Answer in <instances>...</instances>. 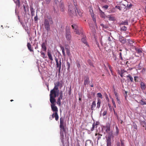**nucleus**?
I'll return each mask as SVG.
<instances>
[{"label": "nucleus", "instance_id": "nucleus-1", "mask_svg": "<svg viewBox=\"0 0 146 146\" xmlns=\"http://www.w3.org/2000/svg\"><path fill=\"white\" fill-rule=\"evenodd\" d=\"M52 18L50 16L45 17L44 21V25L46 30L48 32L50 30L51 25L53 24Z\"/></svg>", "mask_w": 146, "mask_h": 146}, {"label": "nucleus", "instance_id": "nucleus-2", "mask_svg": "<svg viewBox=\"0 0 146 146\" xmlns=\"http://www.w3.org/2000/svg\"><path fill=\"white\" fill-rule=\"evenodd\" d=\"M64 125H66V123L64 122V119L61 117L60 118V135L61 137H66V129Z\"/></svg>", "mask_w": 146, "mask_h": 146}, {"label": "nucleus", "instance_id": "nucleus-3", "mask_svg": "<svg viewBox=\"0 0 146 146\" xmlns=\"http://www.w3.org/2000/svg\"><path fill=\"white\" fill-rule=\"evenodd\" d=\"M75 6H76L74 4ZM75 7L69 5V9L68 10V13L72 17L73 16H76L77 15V13L76 11Z\"/></svg>", "mask_w": 146, "mask_h": 146}, {"label": "nucleus", "instance_id": "nucleus-4", "mask_svg": "<svg viewBox=\"0 0 146 146\" xmlns=\"http://www.w3.org/2000/svg\"><path fill=\"white\" fill-rule=\"evenodd\" d=\"M65 37L67 40L70 41L71 38V33L68 27H66V28Z\"/></svg>", "mask_w": 146, "mask_h": 146}, {"label": "nucleus", "instance_id": "nucleus-5", "mask_svg": "<svg viewBox=\"0 0 146 146\" xmlns=\"http://www.w3.org/2000/svg\"><path fill=\"white\" fill-rule=\"evenodd\" d=\"M127 40L128 42L127 43V44L128 46L131 47L132 48H134L135 47L133 44L134 42L133 41L130 39H128Z\"/></svg>", "mask_w": 146, "mask_h": 146}, {"label": "nucleus", "instance_id": "nucleus-6", "mask_svg": "<svg viewBox=\"0 0 146 146\" xmlns=\"http://www.w3.org/2000/svg\"><path fill=\"white\" fill-rule=\"evenodd\" d=\"M55 60L56 63V67H61V60L60 58L59 61V60L58 58L55 57Z\"/></svg>", "mask_w": 146, "mask_h": 146}, {"label": "nucleus", "instance_id": "nucleus-7", "mask_svg": "<svg viewBox=\"0 0 146 146\" xmlns=\"http://www.w3.org/2000/svg\"><path fill=\"white\" fill-rule=\"evenodd\" d=\"M119 41L122 44H124L126 42V39L122 36H120L119 38Z\"/></svg>", "mask_w": 146, "mask_h": 146}, {"label": "nucleus", "instance_id": "nucleus-8", "mask_svg": "<svg viewBox=\"0 0 146 146\" xmlns=\"http://www.w3.org/2000/svg\"><path fill=\"white\" fill-rule=\"evenodd\" d=\"M56 92H57L56 91V90L52 89L50 91L49 96H53L54 97H56L57 96L56 94Z\"/></svg>", "mask_w": 146, "mask_h": 146}, {"label": "nucleus", "instance_id": "nucleus-9", "mask_svg": "<svg viewBox=\"0 0 146 146\" xmlns=\"http://www.w3.org/2000/svg\"><path fill=\"white\" fill-rule=\"evenodd\" d=\"M106 132L108 133L110 130V124L109 123H107L105 126H104Z\"/></svg>", "mask_w": 146, "mask_h": 146}, {"label": "nucleus", "instance_id": "nucleus-10", "mask_svg": "<svg viewBox=\"0 0 146 146\" xmlns=\"http://www.w3.org/2000/svg\"><path fill=\"white\" fill-rule=\"evenodd\" d=\"M46 41H45V42H43L42 44H41V49L42 50L45 52H46Z\"/></svg>", "mask_w": 146, "mask_h": 146}, {"label": "nucleus", "instance_id": "nucleus-11", "mask_svg": "<svg viewBox=\"0 0 146 146\" xmlns=\"http://www.w3.org/2000/svg\"><path fill=\"white\" fill-rule=\"evenodd\" d=\"M84 85L85 86L86 85H88V84L90 82L88 77L87 76H85L84 77Z\"/></svg>", "mask_w": 146, "mask_h": 146}, {"label": "nucleus", "instance_id": "nucleus-12", "mask_svg": "<svg viewBox=\"0 0 146 146\" xmlns=\"http://www.w3.org/2000/svg\"><path fill=\"white\" fill-rule=\"evenodd\" d=\"M50 102L51 104V105L55 104V103L56 102V100L55 98L56 97H54L53 96H50Z\"/></svg>", "mask_w": 146, "mask_h": 146}, {"label": "nucleus", "instance_id": "nucleus-13", "mask_svg": "<svg viewBox=\"0 0 146 146\" xmlns=\"http://www.w3.org/2000/svg\"><path fill=\"white\" fill-rule=\"evenodd\" d=\"M51 106L52 110L53 112L57 113L58 109L57 107L55 106V104L51 105Z\"/></svg>", "mask_w": 146, "mask_h": 146}, {"label": "nucleus", "instance_id": "nucleus-14", "mask_svg": "<svg viewBox=\"0 0 146 146\" xmlns=\"http://www.w3.org/2000/svg\"><path fill=\"white\" fill-rule=\"evenodd\" d=\"M140 87L142 90H144L146 88V86L145 84L142 82L140 83Z\"/></svg>", "mask_w": 146, "mask_h": 146}, {"label": "nucleus", "instance_id": "nucleus-15", "mask_svg": "<svg viewBox=\"0 0 146 146\" xmlns=\"http://www.w3.org/2000/svg\"><path fill=\"white\" fill-rule=\"evenodd\" d=\"M106 139L107 146H111V137H107Z\"/></svg>", "mask_w": 146, "mask_h": 146}, {"label": "nucleus", "instance_id": "nucleus-16", "mask_svg": "<svg viewBox=\"0 0 146 146\" xmlns=\"http://www.w3.org/2000/svg\"><path fill=\"white\" fill-rule=\"evenodd\" d=\"M90 12L91 13V16L92 17V18L93 20L94 21V22L95 23V25L96 26H97V23H96V19L94 17V14L93 13H91V11H90Z\"/></svg>", "mask_w": 146, "mask_h": 146}, {"label": "nucleus", "instance_id": "nucleus-17", "mask_svg": "<svg viewBox=\"0 0 146 146\" xmlns=\"http://www.w3.org/2000/svg\"><path fill=\"white\" fill-rule=\"evenodd\" d=\"M27 47L28 49L31 52H34V51L33 48L31 47V45L30 43L29 42H28L27 43Z\"/></svg>", "mask_w": 146, "mask_h": 146}, {"label": "nucleus", "instance_id": "nucleus-18", "mask_svg": "<svg viewBox=\"0 0 146 146\" xmlns=\"http://www.w3.org/2000/svg\"><path fill=\"white\" fill-rule=\"evenodd\" d=\"M100 15L101 17L103 18H105L106 17V15L104 14V13L100 9Z\"/></svg>", "mask_w": 146, "mask_h": 146}, {"label": "nucleus", "instance_id": "nucleus-19", "mask_svg": "<svg viewBox=\"0 0 146 146\" xmlns=\"http://www.w3.org/2000/svg\"><path fill=\"white\" fill-rule=\"evenodd\" d=\"M59 7L61 11H64V5L63 2L60 1V3Z\"/></svg>", "mask_w": 146, "mask_h": 146}, {"label": "nucleus", "instance_id": "nucleus-20", "mask_svg": "<svg viewBox=\"0 0 146 146\" xmlns=\"http://www.w3.org/2000/svg\"><path fill=\"white\" fill-rule=\"evenodd\" d=\"M65 49L66 50V51L67 55L68 56L70 57L71 55V54L70 52V49L68 47H66L65 48Z\"/></svg>", "mask_w": 146, "mask_h": 146}, {"label": "nucleus", "instance_id": "nucleus-21", "mask_svg": "<svg viewBox=\"0 0 146 146\" xmlns=\"http://www.w3.org/2000/svg\"><path fill=\"white\" fill-rule=\"evenodd\" d=\"M23 7L24 9L25 13L26 14L28 11H29V6L27 5H23Z\"/></svg>", "mask_w": 146, "mask_h": 146}, {"label": "nucleus", "instance_id": "nucleus-22", "mask_svg": "<svg viewBox=\"0 0 146 146\" xmlns=\"http://www.w3.org/2000/svg\"><path fill=\"white\" fill-rule=\"evenodd\" d=\"M121 143L119 142H117V146H124V141L120 139Z\"/></svg>", "mask_w": 146, "mask_h": 146}, {"label": "nucleus", "instance_id": "nucleus-23", "mask_svg": "<svg viewBox=\"0 0 146 146\" xmlns=\"http://www.w3.org/2000/svg\"><path fill=\"white\" fill-rule=\"evenodd\" d=\"M96 106V103L95 101L93 102L91 106V109L92 110H94V108Z\"/></svg>", "mask_w": 146, "mask_h": 146}, {"label": "nucleus", "instance_id": "nucleus-24", "mask_svg": "<svg viewBox=\"0 0 146 146\" xmlns=\"http://www.w3.org/2000/svg\"><path fill=\"white\" fill-rule=\"evenodd\" d=\"M86 36H85V37H83L81 39V41L82 42L84 43V44L87 45V43L86 41Z\"/></svg>", "mask_w": 146, "mask_h": 146}, {"label": "nucleus", "instance_id": "nucleus-25", "mask_svg": "<svg viewBox=\"0 0 146 146\" xmlns=\"http://www.w3.org/2000/svg\"><path fill=\"white\" fill-rule=\"evenodd\" d=\"M47 54L49 58L51 61H52L53 60V59L52 55L50 52H48Z\"/></svg>", "mask_w": 146, "mask_h": 146}, {"label": "nucleus", "instance_id": "nucleus-26", "mask_svg": "<svg viewBox=\"0 0 146 146\" xmlns=\"http://www.w3.org/2000/svg\"><path fill=\"white\" fill-rule=\"evenodd\" d=\"M101 103V101L100 99H98V102L97 103V108L99 109L100 107V104Z\"/></svg>", "mask_w": 146, "mask_h": 146}, {"label": "nucleus", "instance_id": "nucleus-27", "mask_svg": "<svg viewBox=\"0 0 146 146\" xmlns=\"http://www.w3.org/2000/svg\"><path fill=\"white\" fill-rule=\"evenodd\" d=\"M15 2L16 5L18 7H19L20 5V0H16V1Z\"/></svg>", "mask_w": 146, "mask_h": 146}, {"label": "nucleus", "instance_id": "nucleus-28", "mask_svg": "<svg viewBox=\"0 0 146 146\" xmlns=\"http://www.w3.org/2000/svg\"><path fill=\"white\" fill-rule=\"evenodd\" d=\"M60 48H61V50H62V53L63 55L64 56H65L66 54H65V51H64V47H63L62 46H60Z\"/></svg>", "mask_w": 146, "mask_h": 146}, {"label": "nucleus", "instance_id": "nucleus-29", "mask_svg": "<svg viewBox=\"0 0 146 146\" xmlns=\"http://www.w3.org/2000/svg\"><path fill=\"white\" fill-rule=\"evenodd\" d=\"M139 103L142 105H146V102L144 101L143 100H141Z\"/></svg>", "mask_w": 146, "mask_h": 146}, {"label": "nucleus", "instance_id": "nucleus-30", "mask_svg": "<svg viewBox=\"0 0 146 146\" xmlns=\"http://www.w3.org/2000/svg\"><path fill=\"white\" fill-rule=\"evenodd\" d=\"M54 85H55L57 87H58L59 86H60L61 87H62V84L60 83L59 82H57L56 83H54Z\"/></svg>", "mask_w": 146, "mask_h": 146}, {"label": "nucleus", "instance_id": "nucleus-31", "mask_svg": "<svg viewBox=\"0 0 146 146\" xmlns=\"http://www.w3.org/2000/svg\"><path fill=\"white\" fill-rule=\"evenodd\" d=\"M55 115H54V117H55V119L56 120L58 121V119L59 117L58 114V113L57 112H54Z\"/></svg>", "mask_w": 146, "mask_h": 146}, {"label": "nucleus", "instance_id": "nucleus-32", "mask_svg": "<svg viewBox=\"0 0 146 146\" xmlns=\"http://www.w3.org/2000/svg\"><path fill=\"white\" fill-rule=\"evenodd\" d=\"M127 78H128L130 79L131 82H133V79L132 77L130 74H128L127 76Z\"/></svg>", "mask_w": 146, "mask_h": 146}, {"label": "nucleus", "instance_id": "nucleus-33", "mask_svg": "<svg viewBox=\"0 0 146 146\" xmlns=\"http://www.w3.org/2000/svg\"><path fill=\"white\" fill-rule=\"evenodd\" d=\"M108 134L109 135L108 137H112L113 136V131H110L108 133Z\"/></svg>", "mask_w": 146, "mask_h": 146}, {"label": "nucleus", "instance_id": "nucleus-34", "mask_svg": "<svg viewBox=\"0 0 146 146\" xmlns=\"http://www.w3.org/2000/svg\"><path fill=\"white\" fill-rule=\"evenodd\" d=\"M75 7L77 10V14H78L80 17H82V13H81L80 12H79V11L77 10V9L76 6H75Z\"/></svg>", "mask_w": 146, "mask_h": 146}, {"label": "nucleus", "instance_id": "nucleus-35", "mask_svg": "<svg viewBox=\"0 0 146 146\" xmlns=\"http://www.w3.org/2000/svg\"><path fill=\"white\" fill-rule=\"evenodd\" d=\"M61 98H58L56 102L57 104L59 106H60L61 104Z\"/></svg>", "mask_w": 146, "mask_h": 146}, {"label": "nucleus", "instance_id": "nucleus-36", "mask_svg": "<svg viewBox=\"0 0 146 146\" xmlns=\"http://www.w3.org/2000/svg\"><path fill=\"white\" fill-rule=\"evenodd\" d=\"M40 53H41V55L42 56V57L43 58H46L47 57L46 56H45V54L44 52H42V51H40Z\"/></svg>", "mask_w": 146, "mask_h": 146}, {"label": "nucleus", "instance_id": "nucleus-37", "mask_svg": "<svg viewBox=\"0 0 146 146\" xmlns=\"http://www.w3.org/2000/svg\"><path fill=\"white\" fill-rule=\"evenodd\" d=\"M70 63L69 62H68L67 61V70H69L70 69Z\"/></svg>", "mask_w": 146, "mask_h": 146}, {"label": "nucleus", "instance_id": "nucleus-38", "mask_svg": "<svg viewBox=\"0 0 146 146\" xmlns=\"http://www.w3.org/2000/svg\"><path fill=\"white\" fill-rule=\"evenodd\" d=\"M115 129H116L115 133H116V135H117L118 134L119 131L118 128L117 126H115Z\"/></svg>", "mask_w": 146, "mask_h": 146}, {"label": "nucleus", "instance_id": "nucleus-39", "mask_svg": "<svg viewBox=\"0 0 146 146\" xmlns=\"http://www.w3.org/2000/svg\"><path fill=\"white\" fill-rule=\"evenodd\" d=\"M63 97V93L62 91H60V95L59 98H61V99H62Z\"/></svg>", "mask_w": 146, "mask_h": 146}, {"label": "nucleus", "instance_id": "nucleus-40", "mask_svg": "<svg viewBox=\"0 0 146 146\" xmlns=\"http://www.w3.org/2000/svg\"><path fill=\"white\" fill-rule=\"evenodd\" d=\"M115 12V9L114 8H112L108 12L109 13H114Z\"/></svg>", "mask_w": 146, "mask_h": 146}, {"label": "nucleus", "instance_id": "nucleus-41", "mask_svg": "<svg viewBox=\"0 0 146 146\" xmlns=\"http://www.w3.org/2000/svg\"><path fill=\"white\" fill-rule=\"evenodd\" d=\"M98 96L101 98H102V96L100 93H98L97 94Z\"/></svg>", "mask_w": 146, "mask_h": 146}, {"label": "nucleus", "instance_id": "nucleus-42", "mask_svg": "<svg viewBox=\"0 0 146 146\" xmlns=\"http://www.w3.org/2000/svg\"><path fill=\"white\" fill-rule=\"evenodd\" d=\"M96 125H95V122H94V123L92 125V127L91 129V131H93L95 128V126Z\"/></svg>", "mask_w": 146, "mask_h": 146}, {"label": "nucleus", "instance_id": "nucleus-43", "mask_svg": "<svg viewBox=\"0 0 146 146\" xmlns=\"http://www.w3.org/2000/svg\"><path fill=\"white\" fill-rule=\"evenodd\" d=\"M121 29L123 31H125L126 30L127 28L125 26H123L121 27Z\"/></svg>", "mask_w": 146, "mask_h": 146}, {"label": "nucleus", "instance_id": "nucleus-44", "mask_svg": "<svg viewBox=\"0 0 146 146\" xmlns=\"http://www.w3.org/2000/svg\"><path fill=\"white\" fill-rule=\"evenodd\" d=\"M30 9L31 12H32L33 11L35 12L34 9H33V7L32 6H30Z\"/></svg>", "mask_w": 146, "mask_h": 146}, {"label": "nucleus", "instance_id": "nucleus-45", "mask_svg": "<svg viewBox=\"0 0 146 146\" xmlns=\"http://www.w3.org/2000/svg\"><path fill=\"white\" fill-rule=\"evenodd\" d=\"M121 24L123 25H128V23L127 21H125L122 22V23H121Z\"/></svg>", "mask_w": 146, "mask_h": 146}, {"label": "nucleus", "instance_id": "nucleus-46", "mask_svg": "<svg viewBox=\"0 0 146 146\" xmlns=\"http://www.w3.org/2000/svg\"><path fill=\"white\" fill-rule=\"evenodd\" d=\"M112 102L114 107L115 108L116 107V106L115 104V103L114 101V100L113 99H112Z\"/></svg>", "mask_w": 146, "mask_h": 146}, {"label": "nucleus", "instance_id": "nucleus-47", "mask_svg": "<svg viewBox=\"0 0 146 146\" xmlns=\"http://www.w3.org/2000/svg\"><path fill=\"white\" fill-rule=\"evenodd\" d=\"M72 27L73 29H75V30L77 29V26L76 25H72Z\"/></svg>", "mask_w": 146, "mask_h": 146}, {"label": "nucleus", "instance_id": "nucleus-48", "mask_svg": "<svg viewBox=\"0 0 146 146\" xmlns=\"http://www.w3.org/2000/svg\"><path fill=\"white\" fill-rule=\"evenodd\" d=\"M74 32L76 33V34H77L79 35H80V33L79 32V31L76 29L74 31Z\"/></svg>", "mask_w": 146, "mask_h": 146}, {"label": "nucleus", "instance_id": "nucleus-49", "mask_svg": "<svg viewBox=\"0 0 146 146\" xmlns=\"http://www.w3.org/2000/svg\"><path fill=\"white\" fill-rule=\"evenodd\" d=\"M58 87H57L55 85H54V88L53 89V90H58Z\"/></svg>", "mask_w": 146, "mask_h": 146}, {"label": "nucleus", "instance_id": "nucleus-50", "mask_svg": "<svg viewBox=\"0 0 146 146\" xmlns=\"http://www.w3.org/2000/svg\"><path fill=\"white\" fill-rule=\"evenodd\" d=\"M105 94V96H106V100L108 101H109V98H108V95L106 94Z\"/></svg>", "mask_w": 146, "mask_h": 146}, {"label": "nucleus", "instance_id": "nucleus-51", "mask_svg": "<svg viewBox=\"0 0 146 146\" xmlns=\"http://www.w3.org/2000/svg\"><path fill=\"white\" fill-rule=\"evenodd\" d=\"M101 25L102 27L103 28H105V29H107L108 28V27L106 25H104L103 24H101Z\"/></svg>", "mask_w": 146, "mask_h": 146}, {"label": "nucleus", "instance_id": "nucleus-52", "mask_svg": "<svg viewBox=\"0 0 146 146\" xmlns=\"http://www.w3.org/2000/svg\"><path fill=\"white\" fill-rule=\"evenodd\" d=\"M38 17H37V14H36V16L35 17H34V20H35V22L36 21H37L38 20Z\"/></svg>", "mask_w": 146, "mask_h": 146}, {"label": "nucleus", "instance_id": "nucleus-53", "mask_svg": "<svg viewBox=\"0 0 146 146\" xmlns=\"http://www.w3.org/2000/svg\"><path fill=\"white\" fill-rule=\"evenodd\" d=\"M132 6V5L131 4H130L129 5L127 4L126 7L129 8H131V7Z\"/></svg>", "mask_w": 146, "mask_h": 146}, {"label": "nucleus", "instance_id": "nucleus-54", "mask_svg": "<svg viewBox=\"0 0 146 146\" xmlns=\"http://www.w3.org/2000/svg\"><path fill=\"white\" fill-rule=\"evenodd\" d=\"M76 64H77V66L78 68H79L80 67V64L79 63V62H77Z\"/></svg>", "mask_w": 146, "mask_h": 146}, {"label": "nucleus", "instance_id": "nucleus-55", "mask_svg": "<svg viewBox=\"0 0 146 146\" xmlns=\"http://www.w3.org/2000/svg\"><path fill=\"white\" fill-rule=\"evenodd\" d=\"M119 58H120V59L121 60H123V58L122 56L121 53V52H120L119 53Z\"/></svg>", "mask_w": 146, "mask_h": 146}, {"label": "nucleus", "instance_id": "nucleus-56", "mask_svg": "<svg viewBox=\"0 0 146 146\" xmlns=\"http://www.w3.org/2000/svg\"><path fill=\"white\" fill-rule=\"evenodd\" d=\"M137 53H140L142 52V51L140 49H138L137 50Z\"/></svg>", "mask_w": 146, "mask_h": 146}, {"label": "nucleus", "instance_id": "nucleus-57", "mask_svg": "<svg viewBox=\"0 0 146 146\" xmlns=\"http://www.w3.org/2000/svg\"><path fill=\"white\" fill-rule=\"evenodd\" d=\"M45 1H46V3L47 4H49L50 1H51V0H45Z\"/></svg>", "mask_w": 146, "mask_h": 146}, {"label": "nucleus", "instance_id": "nucleus-58", "mask_svg": "<svg viewBox=\"0 0 146 146\" xmlns=\"http://www.w3.org/2000/svg\"><path fill=\"white\" fill-rule=\"evenodd\" d=\"M107 17L109 18L110 20H113V18L111 17L110 15H108Z\"/></svg>", "mask_w": 146, "mask_h": 146}, {"label": "nucleus", "instance_id": "nucleus-59", "mask_svg": "<svg viewBox=\"0 0 146 146\" xmlns=\"http://www.w3.org/2000/svg\"><path fill=\"white\" fill-rule=\"evenodd\" d=\"M119 72L120 73H122V74H123L124 72H127V71L121 69V71H119Z\"/></svg>", "mask_w": 146, "mask_h": 146}, {"label": "nucleus", "instance_id": "nucleus-60", "mask_svg": "<svg viewBox=\"0 0 146 146\" xmlns=\"http://www.w3.org/2000/svg\"><path fill=\"white\" fill-rule=\"evenodd\" d=\"M115 8L118 9L119 10H121V9L120 7L119 6H116L115 7Z\"/></svg>", "mask_w": 146, "mask_h": 146}, {"label": "nucleus", "instance_id": "nucleus-61", "mask_svg": "<svg viewBox=\"0 0 146 146\" xmlns=\"http://www.w3.org/2000/svg\"><path fill=\"white\" fill-rule=\"evenodd\" d=\"M107 114V111H104L103 113V116Z\"/></svg>", "mask_w": 146, "mask_h": 146}, {"label": "nucleus", "instance_id": "nucleus-62", "mask_svg": "<svg viewBox=\"0 0 146 146\" xmlns=\"http://www.w3.org/2000/svg\"><path fill=\"white\" fill-rule=\"evenodd\" d=\"M108 7V5H105L103 7L106 9H107Z\"/></svg>", "mask_w": 146, "mask_h": 146}, {"label": "nucleus", "instance_id": "nucleus-63", "mask_svg": "<svg viewBox=\"0 0 146 146\" xmlns=\"http://www.w3.org/2000/svg\"><path fill=\"white\" fill-rule=\"evenodd\" d=\"M54 2L56 5L58 3V0H54Z\"/></svg>", "mask_w": 146, "mask_h": 146}, {"label": "nucleus", "instance_id": "nucleus-64", "mask_svg": "<svg viewBox=\"0 0 146 146\" xmlns=\"http://www.w3.org/2000/svg\"><path fill=\"white\" fill-rule=\"evenodd\" d=\"M31 16H32V17H33L35 15V12L33 11L32 12H31Z\"/></svg>", "mask_w": 146, "mask_h": 146}]
</instances>
